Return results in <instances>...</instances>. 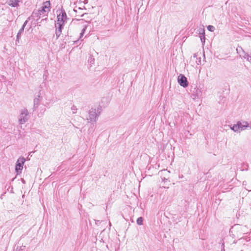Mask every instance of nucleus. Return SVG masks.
Listing matches in <instances>:
<instances>
[{
    "label": "nucleus",
    "instance_id": "f257e3e1",
    "mask_svg": "<svg viewBox=\"0 0 251 251\" xmlns=\"http://www.w3.org/2000/svg\"><path fill=\"white\" fill-rule=\"evenodd\" d=\"M57 22L55 24L56 38H58L61 35L62 29L63 28L65 22L67 19L66 14L64 11H60L57 14Z\"/></svg>",
    "mask_w": 251,
    "mask_h": 251
},
{
    "label": "nucleus",
    "instance_id": "f03ea898",
    "mask_svg": "<svg viewBox=\"0 0 251 251\" xmlns=\"http://www.w3.org/2000/svg\"><path fill=\"white\" fill-rule=\"evenodd\" d=\"M50 1H47L43 3L42 6L37 11L33 13V16L39 19L47 16L48 12L50 11Z\"/></svg>",
    "mask_w": 251,
    "mask_h": 251
},
{
    "label": "nucleus",
    "instance_id": "7ed1b4c3",
    "mask_svg": "<svg viewBox=\"0 0 251 251\" xmlns=\"http://www.w3.org/2000/svg\"><path fill=\"white\" fill-rule=\"evenodd\" d=\"M101 112L100 107L92 108L90 110L87 117V120L90 123L95 122L98 119Z\"/></svg>",
    "mask_w": 251,
    "mask_h": 251
},
{
    "label": "nucleus",
    "instance_id": "20e7f679",
    "mask_svg": "<svg viewBox=\"0 0 251 251\" xmlns=\"http://www.w3.org/2000/svg\"><path fill=\"white\" fill-rule=\"evenodd\" d=\"M249 126V124L246 121L238 122L236 124L234 125L231 127L234 132H240L241 131L245 130Z\"/></svg>",
    "mask_w": 251,
    "mask_h": 251
},
{
    "label": "nucleus",
    "instance_id": "39448f33",
    "mask_svg": "<svg viewBox=\"0 0 251 251\" xmlns=\"http://www.w3.org/2000/svg\"><path fill=\"white\" fill-rule=\"evenodd\" d=\"M29 119L28 112L26 109H22L18 117L19 123L21 125L25 123Z\"/></svg>",
    "mask_w": 251,
    "mask_h": 251
},
{
    "label": "nucleus",
    "instance_id": "423d86ee",
    "mask_svg": "<svg viewBox=\"0 0 251 251\" xmlns=\"http://www.w3.org/2000/svg\"><path fill=\"white\" fill-rule=\"evenodd\" d=\"M25 161V159L24 157H20L17 160L15 166V171L17 174L21 173Z\"/></svg>",
    "mask_w": 251,
    "mask_h": 251
},
{
    "label": "nucleus",
    "instance_id": "0eeeda50",
    "mask_svg": "<svg viewBox=\"0 0 251 251\" xmlns=\"http://www.w3.org/2000/svg\"><path fill=\"white\" fill-rule=\"evenodd\" d=\"M177 81L179 85L184 88L188 86L187 78L183 75L180 74L178 76Z\"/></svg>",
    "mask_w": 251,
    "mask_h": 251
},
{
    "label": "nucleus",
    "instance_id": "6e6552de",
    "mask_svg": "<svg viewBox=\"0 0 251 251\" xmlns=\"http://www.w3.org/2000/svg\"><path fill=\"white\" fill-rule=\"evenodd\" d=\"M20 0H8L7 1V4L13 7H17L19 6V3Z\"/></svg>",
    "mask_w": 251,
    "mask_h": 251
},
{
    "label": "nucleus",
    "instance_id": "1a4fd4ad",
    "mask_svg": "<svg viewBox=\"0 0 251 251\" xmlns=\"http://www.w3.org/2000/svg\"><path fill=\"white\" fill-rule=\"evenodd\" d=\"M243 57L244 58L247 59L249 62L251 63V54H249L244 52V55H243Z\"/></svg>",
    "mask_w": 251,
    "mask_h": 251
},
{
    "label": "nucleus",
    "instance_id": "9d476101",
    "mask_svg": "<svg viewBox=\"0 0 251 251\" xmlns=\"http://www.w3.org/2000/svg\"><path fill=\"white\" fill-rule=\"evenodd\" d=\"M195 93V95H193L194 96V97L193 98V99L198 98L201 96V92L200 90H199V89H196Z\"/></svg>",
    "mask_w": 251,
    "mask_h": 251
},
{
    "label": "nucleus",
    "instance_id": "9b49d317",
    "mask_svg": "<svg viewBox=\"0 0 251 251\" xmlns=\"http://www.w3.org/2000/svg\"><path fill=\"white\" fill-rule=\"evenodd\" d=\"M28 22V21L26 20L25 22V23H24L22 28L19 30V32H18V33H20V34H22L24 32V29H25V25H26L27 23Z\"/></svg>",
    "mask_w": 251,
    "mask_h": 251
},
{
    "label": "nucleus",
    "instance_id": "f8f14e48",
    "mask_svg": "<svg viewBox=\"0 0 251 251\" xmlns=\"http://www.w3.org/2000/svg\"><path fill=\"white\" fill-rule=\"evenodd\" d=\"M39 96H38V98H36L34 99L33 102H34V106L37 107L39 103Z\"/></svg>",
    "mask_w": 251,
    "mask_h": 251
},
{
    "label": "nucleus",
    "instance_id": "ddd939ff",
    "mask_svg": "<svg viewBox=\"0 0 251 251\" xmlns=\"http://www.w3.org/2000/svg\"><path fill=\"white\" fill-rule=\"evenodd\" d=\"M87 26L86 25H84L83 26L82 30L80 33V38H81V37L83 36V34H84L86 29L87 28Z\"/></svg>",
    "mask_w": 251,
    "mask_h": 251
},
{
    "label": "nucleus",
    "instance_id": "4468645a",
    "mask_svg": "<svg viewBox=\"0 0 251 251\" xmlns=\"http://www.w3.org/2000/svg\"><path fill=\"white\" fill-rule=\"evenodd\" d=\"M143 222V219L142 217H139L137 220V223L139 225H142Z\"/></svg>",
    "mask_w": 251,
    "mask_h": 251
},
{
    "label": "nucleus",
    "instance_id": "2eb2a0df",
    "mask_svg": "<svg viewBox=\"0 0 251 251\" xmlns=\"http://www.w3.org/2000/svg\"><path fill=\"white\" fill-rule=\"evenodd\" d=\"M21 34L17 33V36H16V44L19 43V41L21 38Z\"/></svg>",
    "mask_w": 251,
    "mask_h": 251
},
{
    "label": "nucleus",
    "instance_id": "dca6fc26",
    "mask_svg": "<svg viewBox=\"0 0 251 251\" xmlns=\"http://www.w3.org/2000/svg\"><path fill=\"white\" fill-rule=\"evenodd\" d=\"M207 29L210 31H214L215 30V27L213 25H208L207 26Z\"/></svg>",
    "mask_w": 251,
    "mask_h": 251
},
{
    "label": "nucleus",
    "instance_id": "f3484780",
    "mask_svg": "<svg viewBox=\"0 0 251 251\" xmlns=\"http://www.w3.org/2000/svg\"><path fill=\"white\" fill-rule=\"evenodd\" d=\"M160 173L163 174L164 175H166V174H168L169 172H168L166 170H162L160 171Z\"/></svg>",
    "mask_w": 251,
    "mask_h": 251
},
{
    "label": "nucleus",
    "instance_id": "a211bd4d",
    "mask_svg": "<svg viewBox=\"0 0 251 251\" xmlns=\"http://www.w3.org/2000/svg\"><path fill=\"white\" fill-rule=\"evenodd\" d=\"M242 50V48H241V47H239V48H237V50H237V52H239V50Z\"/></svg>",
    "mask_w": 251,
    "mask_h": 251
},
{
    "label": "nucleus",
    "instance_id": "6ab92c4d",
    "mask_svg": "<svg viewBox=\"0 0 251 251\" xmlns=\"http://www.w3.org/2000/svg\"><path fill=\"white\" fill-rule=\"evenodd\" d=\"M197 54H194V55L193 56V58H197Z\"/></svg>",
    "mask_w": 251,
    "mask_h": 251
},
{
    "label": "nucleus",
    "instance_id": "aec40b11",
    "mask_svg": "<svg viewBox=\"0 0 251 251\" xmlns=\"http://www.w3.org/2000/svg\"><path fill=\"white\" fill-rule=\"evenodd\" d=\"M77 9H78V10H82V9H81V8H77Z\"/></svg>",
    "mask_w": 251,
    "mask_h": 251
},
{
    "label": "nucleus",
    "instance_id": "412c9836",
    "mask_svg": "<svg viewBox=\"0 0 251 251\" xmlns=\"http://www.w3.org/2000/svg\"><path fill=\"white\" fill-rule=\"evenodd\" d=\"M74 11H75V12H77V9H74Z\"/></svg>",
    "mask_w": 251,
    "mask_h": 251
},
{
    "label": "nucleus",
    "instance_id": "4be33fe9",
    "mask_svg": "<svg viewBox=\"0 0 251 251\" xmlns=\"http://www.w3.org/2000/svg\"><path fill=\"white\" fill-rule=\"evenodd\" d=\"M83 15V14H80V16H82Z\"/></svg>",
    "mask_w": 251,
    "mask_h": 251
}]
</instances>
